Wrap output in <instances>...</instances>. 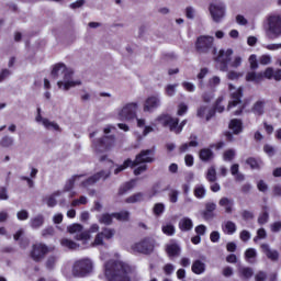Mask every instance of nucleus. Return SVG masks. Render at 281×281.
<instances>
[{"mask_svg": "<svg viewBox=\"0 0 281 281\" xmlns=\"http://www.w3.org/2000/svg\"><path fill=\"white\" fill-rule=\"evenodd\" d=\"M161 229H162V234H165L166 236H175V232H176L175 225L166 224L161 227Z\"/></svg>", "mask_w": 281, "mask_h": 281, "instance_id": "79ce46f5", "label": "nucleus"}, {"mask_svg": "<svg viewBox=\"0 0 281 281\" xmlns=\"http://www.w3.org/2000/svg\"><path fill=\"white\" fill-rule=\"evenodd\" d=\"M239 238L240 240H243V243H247V240L251 238V233H249V231H241L239 234Z\"/></svg>", "mask_w": 281, "mask_h": 281, "instance_id": "680f3d73", "label": "nucleus"}, {"mask_svg": "<svg viewBox=\"0 0 281 281\" xmlns=\"http://www.w3.org/2000/svg\"><path fill=\"white\" fill-rule=\"evenodd\" d=\"M178 227L182 232H192V227H194V223L190 220V217H183L180 220Z\"/></svg>", "mask_w": 281, "mask_h": 281, "instance_id": "b1692460", "label": "nucleus"}, {"mask_svg": "<svg viewBox=\"0 0 281 281\" xmlns=\"http://www.w3.org/2000/svg\"><path fill=\"white\" fill-rule=\"evenodd\" d=\"M61 247H65L66 249H78L80 245L76 244V241L69 239V238H61L60 239Z\"/></svg>", "mask_w": 281, "mask_h": 281, "instance_id": "72a5a7b5", "label": "nucleus"}, {"mask_svg": "<svg viewBox=\"0 0 281 281\" xmlns=\"http://www.w3.org/2000/svg\"><path fill=\"white\" fill-rule=\"evenodd\" d=\"M75 238L77 239V240H90L91 239V235L89 234V232L88 231H85V232H80V233H78L76 236H75Z\"/></svg>", "mask_w": 281, "mask_h": 281, "instance_id": "8fccbe9b", "label": "nucleus"}, {"mask_svg": "<svg viewBox=\"0 0 281 281\" xmlns=\"http://www.w3.org/2000/svg\"><path fill=\"white\" fill-rule=\"evenodd\" d=\"M155 216H161L166 212V205L164 203H156L153 209Z\"/></svg>", "mask_w": 281, "mask_h": 281, "instance_id": "a19ab883", "label": "nucleus"}, {"mask_svg": "<svg viewBox=\"0 0 281 281\" xmlns=\"http://www.w3.org/2000/svg\"><path fill=\"white\" fill-rule=\"evenodd\" d=\"M142 201H144V193L138 192V193H135V194L128 196L125 200V203H139Z\"/></svg>", "mask_w": 281, "mask_h": 281, "instance_id": "c9c22d12", "label": "nucleus"}, {"mask_svg": "<svg viewBox=\"0 0 281 281\" xmlns=\"http://www.w3.org/2000/svg\"><path fill=\"white\" fill-rule=\"evenodd\" d=\"M54 249H56V247H48L43 243H36L32 245L30 256L34 262H43V260H45V256H47V254H52Z\"/></svg>", "mask_w": 281, "mask_h": 281, "instance_id": "0eeeda50", "label": "nucleus"}, {"mask_svg": "<svg viewBox=\"0 0 281 281\" xmlns=\"http://www.w3.org/2000/svg\"><path fill=\"white\" fill-rule=\"evenodd\" d=\"M260 225H267L269 223V206H262V213L258 217Z\"/></svg>", "mask_w": 281, "mask_h": 281, "instance_id": "473e14b6", "label": "nucleus"}, {"mask_svg": "<svg viewBox=\"0 0 281 281\" xmlns=\"http://www.w3.org/2000/svg\"><path fill=\"white\" fill-rule=\"evenodd\" d=\"M248 63L252 71H256V69H258V57L256 56V54L249 56Z\"/></svg>", "mask_w": 281, "mask_h": 281, "instance_id": "a18cd8bd", "label": "nucleus"}, {"mask_svg": "<svg viewBox=\"0 0 281 281\" xmlns=\"http://www.w3.org/2000/svg\"><path fill=\"white\" fill-rule=\"evenodd\" d=\"M133 268L131 265L111 259L104 265V276L108 281H131Z\"/></svg>", "mask_w": 281, "mask_h": 281, "instance_id": "f257e3e1", "label": "nucleus"}, {"mask_svg": "<svg viewBox=\"0 0 281 281\" xmlns=\"http://www.w3.org/2000/svg\"><path fill=\"white\" fill-rule=\"evenodd\" d=\"M54 227L48 226L42 231L43 238H47V236H54Z\"/></svg>", "mask_w": 281, "mask_h": 281, "instance_id": "e2e57ef3", "label": "nucleus"}, {"mask_svg": "<svg viewBox=\"0 0 281 281\" xmlns=\"http://www.w3.org/2000/svg\"><path fill=\"white\" fill-rule=\"evenodd\" d=\"M113 146H115V135H105L92 140V148H94L95 153H108Z\"/></svg>", "mask_w": 281, "mask_h": 281, "instance_id": "6e6552de", "label": "nucleus"}, {"mask_svg": "<svg viewBox=\"0 0 281 281\" xmlns=\"http://www.w3.org/2000/svg\"><path fill=\"white\" fill-rule=\"evenodd\" d=\"M109 177H111V171L101 170V171L92 175L88 179L83 180L80 183V187L81 188H91V186H95V182L100 181V179H103V181H106V179H109Z\"/></svg>", "mask_w": 281, "mask_h": 281, "instance_id": "4468645a", "label": "nucleus"}, {"mask_svg": "<svg viewBox=\"0 0 281 281\" xmlns=\"http://www.w3.org/2000/svg\"><path fill=\"white\" fill-rule=\"evenodd\" d=\"M193 192L195 199H203L205 196V188L203 186L195 187Z\"/></svg>", "mask_w": 281, "mask_h": 281, "instance_id": "49530a36", "label": "nucleus"}, {"mask_svg": "<svg viewBox=\"0 0 281 281\" xmlns=\"http://www.w3.org/2000/svg\"><path fill=\"white\" fill-rule=\"evenodd\" d=\"M267 280V273L265 271H259L255 276V281H266Z\"/></svg>", "mask_w": 281, "mask_h": 281, "instance_id": "774afa93", "label": "nucleus"}, {"mask_svg": "<svg viewBox=\"0 0 281 281\" xmlns=\"http://www.w3.org/2000/svg\"><path fill=\"white\" fill-rule=\"evenodd\" d=\"M276 80L277 82H280L281 80V69H277L276 71L273 68L268 67L265 69V71L256 72V71H249L246 74V82H254L255 85H260L265 79L266 80Z\"/></svg>", "mask_w": 281, "mask_h": 281, "instance_id": "20e7f679", "label": "nucleus"}, {"mask_svg": "<svg viewBox=\"0 0 281 281\" xmlns=\"http://www.w3.org/2000/svg\"><path fill=\"white\" fill-rule=\"evenodd\" d=\"M159 104H160L159 97L151 95L145 100L143 110L145 113H148L150 111H154V109H158Z\"/></svg>", "mask_w": 281, "mask_h": 281, "instance_id": "f3484780", "label": "nucleus"}, {"mask_svg": "<svg viewBox=\"0 0 281 281\" xmlns=\"http://www.w3.org/2000/svg\"><path fill=\"white\" fill-rule=\"evenodd\" d=\"M43 125L45 126V128H54V131H60V126L55 122H50L49 119H44Z\"/></svg>", "mask_w": 281, "mask_h": 281, "instance_id": "37998d69", "label": "nucleus"}, {"mask_svg": "<svg viewBox=\"0 0 281 281\" xmlns=\"http://www.w3.org/2000/svg\"><path fill=\"white\" fill-rule=\"evenodd\" d=\"M192 273H195V276H201L202 273H205V263L199 259L194 260L191 266Z\"/></svg>", "mask_w": 281, "mask_h": 281, "instance_id": "5701e85b", "label": "nucleus"}, {"mask_svg": "<svg viewBox=\"0 0 281 281\" xmlns=\"http://www.w3.org/2000/svg\"><path fill=\"white\" fill-rule=\"evenodd\" d=\"M224 161H234V157H236V151L234 149H228L224 151Z\"/></svg>", "mask_w": 281, "mask_h": 281, "instance_id": "de8ad7c7", "label": "nucleus"}, {"mask_svg": "<svg viewBox=\"0 0 281 281\" xmlns=\"http://www.w3.org/2000/svg\"><path fill=\"white\" fill-rule=\"evenodd\" d=\"M209 12L215 23H221L225 16V3L222 1L212 2L209 7Z\"/></svg>", "mask_w": 281, "mask_h": 281, "instance_id": "9d476101", "label": "nucleus"}, {"mask_svg": "<svg viewBox=\"0 0 281 281\" xmlns=\"http://www.w3.org/2000/svg\"><path fill=\"white\" fill-rule=\"evenodd\" d=\"M188 113V106L186 105V103H180L178 105V112L177 115H179L180 117L186 115Z\"/></svg>", "mask_w": 281, "mask_h": 281, "instance_id": "4d7b16f0", "label": "nucleus"}, {"mask_svg": "<svg viewBox=\"0 0 281 281\" xmlns=\"http://www.w3.org/2000/svg\"><path fill=\"white\" fill-rule=\"evenodd\" d=\"M10 199V195L8 194V188L0 187V201H8Z\"/></svg>", "mask_w": 281, "mask_h": 281, "instance_id": "6e6d98bb", "label": "nucleus"}, {"mask_svg": "<svg viewBox=\"0 0 281 281\" xmlns=\"http://www.w3.org/2000/svg\"><path fill=\"white\" fill-rule=\"evenodd\" d=\"M115 236V228L103 227L94 237V245H104V240H111Z\"/></svg>", "mask_w": 281, "mask_h": 281, "instance_id": "2eb2a0df", "label": "nucleus"}, {"mask_svg": "<svg viewBox=\"0 0 281 281\" xmlns=\"http://www.w3.org/2000/svg\"><path fill=\"white\" fill-rule=\"evenodd\" d=\"M135 188V180H130L125 183H123L119 189V196H124L126 192H131Z\"/></svg>", "mask_w": 281, "mask_h": 281, "instance_id": "c85d7f7f", "label": "nucleus"}, {"mask_svg": "<svg viewBox=\"0 0 281 281\" xmlns=\"http://www.w3.org/2000/svg\"><path fill=\"white\" fill-rule=\"evenodd\" d=\"M218 205L221 207H225L226 214H232V212L234 210V200H229L228 198H222L218 201Z\"/></svg>", "mask_w": 281, "mask_h": 281, "instance_id": "393cba45", "label": "nucleus"}, {"mask_svg": "<svg viewBox=\"0 0 281 281\" xmlns=\"http://www.w3.org/2000/svg\"><path fill=\"white\" fill-rule=\"evenodd\" d=\"M199 157L201 161H212L214 159V151L210 148L200 149Z\"/></svg>", "mask_w": 281, "mask_h": 281, "instance_id": "bb28decb", "label": "nucleus"}, {"mask_svg": "<svg viewBox=\"0 0 281 281\" xmlns=\"http://www.w3.org/2000/svg\"><path fill=\"white\" fill-rule=\"evenodd\" d=\"M256 256H257L256 249H254V248L246 249V251H245V259L248 262H251V259L256 258Z\"/></svg>", "mask_w": 281, "mask_h": 281, "instance_id": "09e8293b", "label": "nucleus"}, {"mask_svg": "<svg viewBox=\"0 0 281 281\" xmlns=\"http://www.w3.org/2000/svg\"><path fill=\"white\" fill-rule=\"evenodd\" d=\"M247 166L251 168V170H260V162L255 157H249L246 159Z\"/></svg>", "mask_w": 281, "mask_h": 281, "instance_id": "58836bf2", "label": "nucleus"}, {"mask_svg": "<svg viewBox=\"0 0 281 281\" xmlns=\"http://www.w3.org/2000/svg\"><path fill=\"white\" fill-rule=\"evenodd\" d=\"M18 221H27L30 218V213L26 210H21L16 214Z\"/></svg>", "mask_w": 281, "mask_h": 281, "instance_id": "864d4df0", "label": "nucleus"}, {"mask_svg": "<svg viewBox=\"0 0 281 281\" xmlns=\"http://www.w3.org/2000/svg\"><path fill=\"white\" fill-rule=\"evenodd\" d=\"M50 76L54 80L63 76L64 81H58L57 86L59 89H63L64 87V91H69V89H71V87H76V85H82L80 81H71V78H74V70L67 68V66L63 63L56 64L53 67Z\"/></svg>", "mask_w": 281, "mask_h": 281, "instance_id": "f03ea898", "label": "nucleus"}, {"mask_svg": "<svg viewBox=\"0 0 281 281\" xmlns=\"http://www.w3.org/2000/svg\"><path fill=\"white\" fill-rule=\"evenodd\" d=\"M157 122L177 135V128H179V117H172L170 114H161L157 117Z\"/></svg>", "mask_w": 281, "mask_h": 281, "instance_id": "9b49d317", "label": "nucleus"}, {"mask_svg": "<svg viewBox=\"0 0 281 281\" xmlns=\"http://www.w3.org/2000/svg\"><path fill=\"white\" fill-rule=\"evenodd\" d=\"M259 63H260V65H271V56H269V55H262V56L259 58Z\"/></svg>", "mask_w": 281, "mask_h": 281, "instance_id": "338daca9", "label": "nucleus"}, {"mask_svg": "<svg viewBox=\"0 0 281 281\" xmlns=\"http://www.w3.org/2000/svg\"><path fill=\"white\" fill-rule=\"evenodd\" d=\"M166 251L170 258H175L181 254V247L177 244H169L166 247Z\"/></svg>", "mask_w": 281, "mask_h": 281, "instance_id": "cd10ccee", "label": "nucleus"}, {"mask_svg": "<svg viewBox=\"0 0 281 281\" xmlns=\"http://www.w3.org/2000/svg\"><path fill=\"white\" fill-rule=\"evenodd\" d=\"M206 181H209L210 183H215V181H216V169L214 167H211V168L207 169Z\"/></svg>", "mask_w": 281, "mask_h": 281, "instance_id": "ea45409f", "label": "nucleus"}, {"mask_svg": "<svg viewBox=\"0 0 281 281\" xmlns=\"http://www.w3.org/2000/svg\"><path fill=\"white\" fill-rule=\"evenodd\" d=\"M82 177H87V175H75L68 179L64 187V192H70V190H74V187L76 186V179H80Z\"/></svg>", "mask_w": 281, "mask_h": 281, "instance_id": "c756f323", "label": "nucleus"}, {"mask_svg": "<svg viewBox=\"0 0 281 281\" xmlns=\"http://www.w3.org/2000/svg\"><path fill=\"white\" fill-rule=\"evenodd\" d=\"M58 192L54 193L53 195L48 196L46 200V203L48 205V207H56V205L58 204V202L56 201L55 196H58Z\"/></svg>", "mask_w": 281, "mask_h": 281, "instance_id": "3c124183", "label": "nucleus"}, {"mask_svg": "<svg viewBox=\"0 0 281 281\" xmlns=\"http://www.w3.org/2000/svg\"><path fill=\"white\" fill-rule=\"evenodd\" d=\"M232 54H234V50L232 49H227L226 53L223 49L218 52V55L214 58V60L217 63L220 71H227L232 60Z\"/></svg>", "mask_w": 281, "mask_h": 281, "instance_id": "f8f14e48", "label": "nucleus"}, {"mask_svg": "<svg viewBox=\"0 0 281 281\" xmlns=\"http://www.w3.org/2000/svg\"><path fill=\"white\" fill-rule=\"evenodd\" d=\"M239 278H244L245 280H249V278H254V269L249 267L240 268Z\"/></svg>", "mask_w": 281, "mask_h": 281, "instance_id": "f704fd0d", "label": "nucleus"}, {"mask_svg": "<svg viewBox=\"0 0 281 281\" xmlns=\"http://www.w3.org/2000/svg\"><path fill=\"white\" fill-rule=\"evenodd\" d=\"M58 260V257L56 256H49L46 260V268L47 269H53L56 267V261Z\"/></svg>", "mask_w": 281, "mask_h": 281, "instance_id": "603ef678", "label": "nucleus"}, {"mask_svg": "<svg viewBox=\"0 0 281 281\" xmlns=\"http://www.w3.org/2000/svg\"><path fill=\"white\" fill-rule=\"evenodd\" d=\"M210 240L211 243H218V240H221V233H218V231H213L210 234Z\"/></svg>", "mask_w": 281, "mask_h": 281, "instance_id": "052dcab7", "label": "nucleus"}, {"mask_svg": "<svg viewBox=\"0 0 281 281\" xmlns=\"http://www.w3.org/2000/svg\"><path fill=\"white\" fill-rule=\"evenodd\" d=\"M195 52L198 54H213L216 56L218 49L214 45V36L200 35L195 41Z\"/></svg>", "mask_w": 281, "mask_h": 281, "instance_id": "39448f33", "label": "nucleus"}, {"mask_svg": "<svg viewBox=\"0 0 281 281\" xmlns=\"http://www.w3.org/2000/svg\"><path fill=\"white\" fill-rule=\"evenodd\" d=\"M113 213H103L98 217V221L101 225H113Z\"/></svg>", "mask_w": 281, "mask_h": 281, "instance_id": "7c9ffc66", "label": "nucleus"}, {"mask_svg": "<svg viewBox=\"0 0 281 281\" xmlns=\"http://www.w3.org/2000/svg\"><path fill=\"white\" fill-rule=\"evenodd\" d=\"M205 232H207V227L203 224H200L195 227V234L198 236H205Z\"/></svg>", "mask_w": 281, "mask_h": 281, "instance_id": "13d9d810", "label": "nucleus"}, {"mask_svg": "<svg viewBox=\"0 0 281 281\" xmlns=\"http://www.w3.org/2000/svg\"><path fill=\"white\" fill-rule=\"evenodd\" d=\"M269 32L278 38L281 36V18L278 15H272L268 19Z\"/></svg>", "mask_w": 281, "mask_h": 281, "instance_id": "dca6fc26", "label": "nucleus"}, {"mask_svg": "<svg viewBox=\"0 0 281 281\" xmlns=\"http://www.w3.org/2000/svg\"><path fill=\"white\" fill-rule=\"evenodd\" d=\"M177 89V85H168L166 87V94L169 95V98H172L175 95Z\"/></svg>", "mask_w": 281, "mask_h": 281, "instance_id": "bf43d9fd", "label": "nucleus"}, {"mask_svg": "<svg viewBox=\"0 0 281 281\" xmlns=\"http://www.w3.org/2000/svg\"><path fill=\"white\" fill-rule=\"evenodd\" d=\"M91 271H93V262H91V259H79L75 261L72 266L74 278H87Z\"/></svg>", "mask_w": 281, "mask_h": 281, "instance_id": "423d86ee", "label": "nucleus"}, {"mask_svg": "<svg viewBox=\"0 0 281 281\" xmlns=\"http://www.w3.org/2000/svg\"><path fill=\"white\" fill-rule=\"evenodd\" d=\"M257 189L259 190V192H267V190H269V186L265 183V180H259L257 183Z\"/></svg>", "mask_w": 281, "mask_h": 281, "instance_id": "69168bd1", "label": "nucleus"}, {"mask_svg": "<svg viewBox=\"0 0 281 281\" xmlns=\"http://www.w3.org/2000/svg\"><path fill=\"white\" fill-rule=\"evenodd\" d=\"M132 249L136 251V254H145V256H148V254H153L155 245H153V241L149 237H145L140 241L134 244Z\"/></svg>", "mask_w": 281, "mask_h": 281, "instance_id": "ddd939ff", "label": "nucleus"}, {"mask_svg": "<svg viewBox=\"0 0 281 281\" xmlns=\"http://www.w3.org/2000/svg\"><path fill=\"white\" fill-rule=\"evenodd\" d=\"M236 229H237L236 223L232 221H227L223 227L224 234H227L228 236L236 234Z\"/></svg>", "mask_w": 281, "mask_h": 281, "instance_id": "2f4dec72", "label": "nucleus"}, {"mask_svg": "<svg viewBox=\"0 0 281 281\" xmlns=\"http://www.w3.org/2000/svg\"><path fill=\"white\" fill-rule=\"evenodd\" d=\"M113 216L114 218H116V221L126 222L128 221V218H131V213L128 211H122V212L113 213Z\"/></svg>", "mask_w": 281, "mask_h": 281, "instance_id": "4c0bfd02", "label": "nucleus"}, {"mask_svg": "<svg viewBox=\"0 0 281 281\" xmlns=\"http://www.w3.org/2000/svg\"><path fill=\"white\" fill-rule=\"evenodd\" d=\"M44 224L45 217L43 216V214H38L30 221L32 229H38L40 227H43Z\"/></svg>", "mask_w": 281, "mask_h": 281, "instance_id": "a878e982", "label": "nucleus"}, {"mask_svg": "<svg viewBox=\"0 0 281 281\" xmlns=\"http://www.w3.org/2000/svg\"><path fill=\"white\" fill-rule=\"evenodd\" d=\"M137 109H139V104L137 102L125 104L119 111V120L121 122H131V120H135L137 117Z\"/></svg>", "mask_w": 281, "mask_h": 281, "instance_id": "1a4fd4ad", "label": "nucleus"}, {"mask_svg": "<svg viewBox=\"0 0 281 281\" xmlns=\"http://www.w3.org/2000/svg\"><path fill=\"white\" fill-rule=\"evenodd\" d=\"M232 101L228 102V109L233 106H238L243 102V88H238L235 92L231 94Z\"/></svg>", "mask_w": 281, "mask_h": 281, "instance_id": "aec40b11", "label": "nucleus"}, {"mask_svg": "<svg viewBox=\"0 0 281 281\" xmlns=\"http://www.w3.org/2000/svg\"><path fill=\"white\" fill-rule=\"evenodd\" d=\"M148 170V165H143L134 169L135 177H139L143 172H146Z\"/></svg>", "mask_w": 281, "mask_h": 281, "instance_id": "0e129e2a", "label": "nucleus"}, {"mask_svg": "<svg viewBox=\"0 0 281 281\" xmlns=\"http://www.w3.org/2000/svg\"><path fill=\"white\" fill-rule=\"evenodd\" d=\"M82 231V225L81 224H72L68 227L69 234H76L78 232Z\"/></svg>", "mask_w": 281, "mask_h": 281, "instance_id": "5fc2aeb1", "label": "nucleus"}, {"mask_svg": "<svg viewBox=\"0 0 281 281\" xmlns=\"http://www.w3.org/2000/svg\"><path fill=\"white\" fill-rule=\"evenodd\" d=\"M14 145V138H12V136H3L0 140V146L2 148H10V146Z\"/></svg>", "mask_w": 281, "mask_h": 281, "instance_id": "e433bc0d", "label": "nucleus"}, {"mask_svg": "<svg viewBox=\"0 0 281 281\" xmlns=\"http://www.w3.org/2000/svg\"><path fill=\"white\" fill-rule=\"evenodd\" d=\"M266 104H267V102L265 100H259V101L255 102L252 108H251V112L255 115H258L259 117L261 115H265V105Z\"/></svg>", "mask_w": 281, "mask_h": 281, "instance_id": "4be33fe9", "label": "nucleus"}, {"mask_svg": "<svg viewBox=\"0 0 281 281\" xmlns=\"http://www.w3.org/2000/svg\"><path fill=\"white\" fill-rule=\"evenodd\" d=\"M229 131H233V135H240L243 133V120L232 119L228 123Z\"/></svg>", "mask_w": 281, "mask_h": 281, "instance_id": "6ab92c4d", "label": "nucleus"}, {"mask_svg": "<svg viewBox=\"0 0 281 281\" xmlns=\"http://www.w3.org/2000/svg\"><path fill=\"white\" fill-rule=\"evenodd\" d=\"M153 161H155V148L143 149L136 155L134 160L127 158L122 165L117 166L114 170V175H120V172H123V170L127 168H137V166H142V164H153Z\"/></svg>", "mask_w": 281, "mask_h": 281, "instance_id": "7ed1b4c3", "label": "nucleus"}, {"mask_svg": "<svg viewBox=\"0 0 281 281\" xmlns=\"http://www.w3.org/2000/svg\"><path fill=\"white\" fill-rule=\"evenodd\" d=\"M190 139H194V140H190L189 143H184L179 147V153L180 154L188 153V148H196V146H199V142L196 140L198 139L196 135H191Z\"/></svg>", "mask_w": 281, "mask_h": 281, "instance_id": "412c9836", "label": "nucleus"}, {"mask_svg": "<svg viewBox=\"0 0 281 281\" xmlns=\"http://www.w3.org/2000/svg\"><path fill=\"white\" fill-rule=\"evenodd\" d=\"M260 249H261L262 254H265L267 256V258L269 260H271L272 262H276L279 260L280 252H278V250H272L269 247V244H261Z\"/></svg>", "mask_w": 281, "mask_h": 281, "instance_id": "a211bd4d", "label": "nucleus"}, {"mask_svg": "<svg viewBox=\"0 0 281 281\" xmlns=\"http://www.w3.org/2000/svg\"><path fill=\"white\" fill-rule=\"evenodd\" d=\"M223 103V97H218L213 105L214 110L217 113H223V111H225V105H222Z\"/></svg>", "mask_w": 281, "mask_h": 281, "instance_id": "c03bdc74", "label": "nucleus"}]
</instances>
